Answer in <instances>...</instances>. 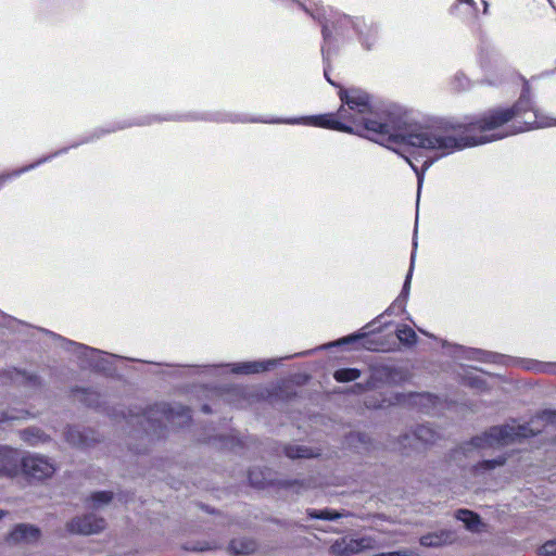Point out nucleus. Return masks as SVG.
I'll return each instance as SVG.
<instances>
[{
  "label": "nucleus",
  "mask_w": 556,
  "mask_h": 556,
  "mask_svg": "<svg viewBox=\"0 0 556 556\" xmlns=\"http://www.w3.org/2000/svg\"><path fill=\"white\" fill-rule=\"evenodd\" d=\"M339 98L343 105L337 116L324 114L298 119H274L268 123L309 124L318 127L352 132L353 129L342 121L356 127H363L371 140L388 143L400 139L409 144L429 150H438L441 155L451 154L466 147L503 139L518 132L556 126V119L544 115L532 105L528 88L523 90L516 104L509 109H496L484 114L475 123L452 124L435 122L421 125L409 123L389 111L374 109L370 96L357 88H340Z\"/></svg>",
  "instance_id": "obj_1"
},
{
  "label": "nucleus",
  "mask_w": 556,
  "mask_h": 556,
  "mask_svg": "<svg viewBox=\"0 0 556 556\" xmlns=\"http://www.w3.org/2000/svg\"><path fill=\"white\" fill-rule=\"evenodd\" d=\"M541 422H545V428L553 427L556 424V413L543 412L540 416L532 419L530 425H505L492 427L481 435L475 437L471 441L465 443L460 450L465 455L478 450L484 451L497 448L519 441L520 439L534 435L542 430L539 428Z\"/></svg>",
  "instance_id": "obj_2"
},
{
  "label": "nucleus",
  "mask_w": 556,
  "mask_h": 556,
  "mask_svg": "<svg viewBox=\"0 0 556 556\" xmlns=\"http://www.w3.org/2000/svg\"><path fill=\"white\" fill-rule=\"evenodd\" d=\"M20 467L28 480L38 482L52 478L56 471L55 463L40 454L25 455L20 462Z\"/></svg>",
  "instance_id": "obj_3"
},
{
  "label": "nucleus",
  "mask_w": 556,
  "mask_h": 556,
  "mask_svg": "<svg viewBox=\"0 0 556 556\" xmlns=\"http://www.w3.org/2000/svg\"><path fill=\"white\" fill-rule=\"evenodd\" d=\"M375 547L376 540L371 536H363L359 539L344 536L336 540L331 544L329 552L332 556H353Z\"/></svg>",
  "instance_id": "obj_4"
},
{
  "label": "nucleus",
  "mask_w": 556,
  "mask_h": 556,
  "mask_svg": "<svg viewBox=\"0 0 556 556\" xmlns=\"http://www.w3.org/2000/svg\"><path fill=\"white\" fill-rule=\"evenodd\" d=\"M105 525L106 523L103 518L89 514L71 520L67 523V529L73 533L89 535L99 533L105 528Z\"/></svg>",
  "instance_id": "obj_5"
},
{
  "label": "nucleus",
  "mask_w": 556,
  "mask_h": 556,
  "mask_svg": "<svg viewBox=\"0 0 556 556\" xmlns=\"http://www.w3.org/2000/svg\"><path fill=\"white\" fill-rule=\"evenodd\" d=\"M18 452L8 445H0V477L14 478L20 472Z\"/></svg>",
  "instance_id": "obj_6"
},
{
  "label": "nucleus",
  "mask_w": 556,
  "mask_h": 556,
  "mask_svg": "<svg viewBox=\"0 0 556 556\" xmlns=\"http://www.w3.org/2000/svg\"><path fill=\"white\" fill-rule=\"evenodd\" d=\"M40 536L41 531L36 526L18 523L9 533L8 541L13 544H34Z\"/></svg>",
  "instance_id": "obj_7"
},
{
  "label": "nucleus",
  "mask_w": 556,
  "mask_h": 556,
  "mask_svg": "<svg viewBox=\"0 0 556 556\" xmlns=\"http://www.w3.org/2000/svg\"><path fill=\"white\" fill-rule=\"evenodd\" d=\"M456 541V535L451 530H438L424 534L419 539L420 545L425 547L439 548L451 545Z\"/></svg>",
  "instance_id": "obj_8"
},
{
  "label": "nucleus",
  "mask_w": 556,
  "mask_h": 556,
  "mask_svg": "<svg viewBox=\"0 0 556 556\" xmlns=\"http://www.w3.org/2000/svg\"><path fill=\"white\" fill-rule=\"evenodd\" d=\"M415 257H416V255L413 252V254L410 256V267H409V270L407 273V276H406V279H405L402 292H401L400 296L394 301L392 306L387 312H389L391 309H394L395 307H397L401 311L404 309L406 301H407V298H408V294H409V288H410V281H412V275H413V269H414Z\"/></svg>",
  "instance_id": "obj_9"
},
{
  "label": "nucleus",
  "mask_w": 556,
  "mask_h": 556,
  "mask_svg": "<svg viewBox=\"0 0 556 556\" xmlns=\"http://www.w3.org/2000/svg\"><path fill=\"white\" fill-rule=\"evenodd\" d=\"M435 437H437L435 432L430 427L420 426L417 428V430L415 431V433L412 437L405 435L403 438L402 444L404 446H407V444L410 445L412 440H417L424 444H429V443L434 442Z\"/></svg>",
  "instance_id": "obj_10"
},
{
  "label": "nucleus",
  "mask_w": 556,
  "mask_h": 556,
  "mask_svg": "<svg viewBox=\"0 0 556 556\" xmlns=\"http://www.w3.org/2000/svg\"><path fill=\"white\" fill-rule=\"evenodd\" d=\"M456 518L463 521L466 528L471 532H480L482 522L479 516L467 509H459L456 513Z\"/></svg>",
  "instance_id": "obj_11"
},
{
  "label": "nucleus",
  "mask_w": 556,
  "mask_h": 556,
  "mask_svg": "<svg viewBox=\"0 0 556 556\" xmlns=\"http://www.w3.org/2000/svg\"><path fill=\"white\" fill-rule=\"evenodd\" d=\"M273 362L262 363V362H247L237 364L233 366L232 371L236 374H254L268 369V366L271 365Z\"/></svg>",
  "instance_id": "obj_12"
},
{
  "label": "nucleus",
  "mask_w": 556,
  "mask_h": 556,
  "mask_svg": "<svg viewBox=\"0 0 556 556\" xmlns=\"http://www.w3.org/2000/svg\"><path fill=\"white\" fill-rule=\"evenodd\" d=\"M20 437L23 441H25L29 445H37V444L46 442L48 440V435L45 434L38 428L24 429L20 432Z\"/></svg>",
  "instance_id": "obj_13"
},
{
  "label": "nucleus",
  "mask_w": 556,
  "mask_h": 556,
  "mask_svg": "<svg viewBox=\"0 0 556 556\" xmlns=\"http://www.w3.org/2000/svg\"><path fill=\"white\" fill-rule=\"evenodd\" d=\"M285 452L286 455L292 459L311 458L319 455L318 452H315L305 445H288L286 446Z\"/></svg>",
  "instance_id": "obj_14"
},
{
  "label": "nucleus",
  "mask_w": 556,
  "mask_h": 556,
  "mask_svg": "<svg viewBox=\"0 0 556 556\" xmlns=\"http://www.w3.org/2000/svg\"><path fill=\"white\" fill-rule=\"evenodd\" d=\"M256 548V544L252 540L247 539H236L230 542L229 549L233 554L238 555H248L254 552Z\"/></svg>",
  "instance_id": "obj_15"
},
{
  "label": "nucleus",
  "mask_w": 556,
  "mask_h": 556,
  "mask_svg": "<svg viewBox=\"0 0 556 556\" xmlns=\"http://www.w3.org/2000/svg\"><path fill=\"white\" fill-rule=\"evenodd\" d=\"M505 462L506 458L504 456H498L494 459L479 462L477 465L473 466V472L476 475H482L484 472L494 470L495 468L503 466Z\"/></svg>",
  "instance_id": "obj_16"
},
{
  "label": "nucleus",
  "mask_w": 556,
  "mask_h": 556,
  "mask_svg": "<svg viewBox=\"0 0 556 556\" xmlns=\"http://www.w3.org/2000/svg\"><path fill=\"white\" fill-rule=\"evenodd\" d=\"M111 500H112L111 492L100 491V492L92 493L90 495V497L88 498L87 503H88L89 508L98 509V508H101V507L108 505L111 502Z\"/></svg>",
  "instance_id": "obj_17"
},
{
  "label": "nucleus",
  "mask_w": 556,
  "mask_h": 556,
  "mask_svg": "<svg viewBox=\"0 0 556 556\" xmlns=\"http://www.w3.org/2000/svg\"><path fill=\"white\" fill-rule=\"evenodd\" d=\"M361 371L355 368H342L334 371L333 377L339 382L354 381L359 378Z\"/></svg>",
  "instance_id": "obj_18"
},
{
  "label": "nucleus",
  "mask_w": 556,
  "mask_h": 556,
  "mask_svg": "<svg viewBox=\"0 0 556 556\" xmlns=\"http://www.w3.org/2000/svg\"><path fill=\"white\" fill-rule=\"evenodd\" d=\"M29 416L30 414L26 410L11 409L10 412H5L0 415V424H5L15 420H24L27 419Z\"/></svg>",
  "instance_id": "obj_19"
},
{
  "label": "nucleus",
  "mask_w": 556,
  "mask_h": 556,
  "mask_svg": "<svg viewBox=\"0 0 556 556\" xmlns=\"http://www.w3.org/2000/svg\"><path fill=\"white\" fill-rule=\"evenodd\" d=\"M396 337L401 342L406 343V344H412L416 341L415 331L410 327L405 326V325L397 328Z\"/></svg>",
  "instance_id": "obj_20"
},
{
  "label": "nucleus",
  "mask_w": 556,
  "mask_h": 556,
  "mask_svg": "<svg viewBox=\"0 0 556 556\" xmlns=\"http://www.w3.org/2000/svg\"><path fill=\"white\" fill-rule=\"evenodd\" d=\"M66 440L73 445H87L85 435L75 428H70L67 430Z\"/></svg>",
  "instance_id": "obj_21"
},
{
  "label": "nucleus",
  "mask_w": 556,
  "mask_h": 556,
  "mask_svg": "<svg viewBox=\"0 0 556 556\" xmlns=\"http://www.w3.org/2000/svg\"><path fill=\"white\" fill-rule=\"evenodd\" d=\"M308 515L312 518L316 519H325V520H334L343 516V514L332 511L330 509H324V510H309Z\"/></svg>",
  "instance_id": "obj_22"
},
{
  "label": "nucleus",
  "mask_w": 556,
  "mask_h": 556,
  "mask_svg": "<svg viewBox=\"0 0 556 556\" xmlns=\"http://www.w3.org/2000/svg\"><path fill=\"white\" fill-rule=\"evenodd\" d=\"M540 554L544 556H556V540L544 543L540 548Z\"/></svg>",
  "instance_id": "obj_23"
},
{
  "label": "nucleus",
  "mask_w": 556,
  "mask_h": 556,
  "mask_svg": "<svg viewBox=\"0 0 556 556\" xmlns=\"http://www.w3.org/2000/svg\"><path fill=\"white\" fill-rule=\"evenodd\" d=\"M70 344L75 346L77 350H79V352L83 353L84 355H86L87 353H91V354L100 353L98 350L90 349V348L81 345V344H77V343H74V342H71Z\"/></svg>",
  "instance_id": "obj_24"
},
{
  "label": "nucleus",
  "mask_w": 556,
  "mask_h": 556,
  "mask_svg": "<svg viewBox=\"0 0 556 556\" xmlns=\"http://www.w3.org/2000/svg\"><path fill=\"white\" fill-rule=\"evenodd\" d=\"M379 143H380V144H383V146H387L388 148H391V149H392V151H395V148H392V146H393V144H401V143H404V144H407V146H412V147H414L413 144H409V143H408V142H406L405 140H401V139H400L397 142H391V143H388V142H386V141H384L383 143H381V142H379ZM415 147H416V148H418L417 146H415ZM419 148H420V149L426 150L425 148H421V147H419ZM427 150H428V151H430L429 149H427ZM433 151H434V152H437L439 156H442L440 151H438V150H433Z\"/></svg>",
  "instance_id": "obj_25"
},
{
  "label": "nucleus",
  "mask_w": 556,
  "mask_h": 556,
  "mask_svg": "<svg viewBox=\"0 0 556 556\" xmlns=\"http://www.w3.org/2000/svg\"><path fill=\"white\" fill-rule=\"evenodd\" d=\"M405 161L410 165V167L415 170V173L417 174L418 176V184L419 186L421 185V181L424 179V173H419L418 172V168L412 163V161L405 156Z\"/></svg>",
  "instance_id": "obj_26"
},
{
  "label": "nucleus",
  "mask_w": 556,
  "mask_h": 556,
  "mask_svg": "<svg viewBox=\"0 0 556 556\" xmlns=\"http://www.w3.org/2000/svg\"><path fill=\"white\" fill-rule=\"evenodd\" d=\"M358 338L359 337H357V336H350V337L343 338L340 341H338V344L351 342V341L357 340Z\"/></svg>",
  "instance_id": "obj_27"
},
{
  "label": "nucleus",
  "mask_w": 556,
  "mask_h": 556,
  "mask_svg": "<svg viewBox=\"0 0 556 556\" xmlns=\"http://www.w3.org/2000/svg\"><path fill=\"white\" fill-rule=\"evenodd\" d=\"M323 36L325 38V40L328 39V37L330 36V30L328 28V25L327 24H324L323 25Z\"/></svg>",
  "instance_id": "obj_28"
},
{
  "label": "nucleus",
  "mask_w": 556,
  "mask_h": 556,
  "mask_svg": "<svg viewBox=\"0 0 556 556\" xmlns=\"http://www.w3.org/2000/svg\"><path fill=\"white\" fill-rule=\"evenodd\" d=\"M253 476H254V473H253V472H251V473H250V476H249L250 481H251L253 484H257V483H258V481H256V480L254 479V477H253Z\"/></svg>",
  "instance_id": "obj_29"
},
{
  "label": "nucleus",
  "mask_w": 556,
  "mask_h": 556,
  "mask_svg": "<svg viewBox=\"0 0 556 556\" xmlns=\"http://www.w3.org/2000/svg\"><path fill=\"white\" fill-rule=\"evenodd\" d=\"M545 368H546V366H545V365H538L534 369H535V370H539V371H544V370H545Z\"/></svg>",
  "instance_id": "obj_30"
},
{
  "label": "nucleus",
  "mask_w": 556,
  "mask_h": 556,
  "mask_svg": "<svg viewBox=\"0 0 556 556\" xmlns=\"http://www.w3.org/2000/svg\"><path fill=\"white\" fill-rule=\"evenodd\" d=\"M325 77L327 78V80H328L331 85H334V83L330 79V76H328L327 71H325Z\"/></svg>",
  "instance_id": "obj_31"
},
{
  "label": "nucleus",
  "mask_w": 556,
  "mask_h": 556,
  "mask_svg": "<svg viewBox=\"0 0 556 556\" xmlns=\"http://www.w3.org/2000/svg\"><path fill=\"white\" fill-rule=\"evenodd\" d=\"M7 514H8V513H7L5 510L0 509V520H1L3 517H5V516H7Z\"/></svg>",
  "instance_id": "obj_32"
},
{
  "label": "nucleus",
  "mask_w": 556,
  "mask_h": 556,
  "mask_svg": "<svg viewBox=\"0 0 556 556\" xmlns=\"http://www.w3.org/2000/svg\"><path fill=\"white\" fill-rule=\"evenodd\" d=\"M459 1L460 2H466V3L470 4V5L475 4L473 0H459Z\"/></svg>",
  "instance_id": "obj_33"
},
{
  "label": "nucleus",
  "mask_w": 556,
  "mask_h": 556,
  "mask_svg": "<svg viewBox=\"0 0 556 556\" xmlns=\"http://www.w3.org/2000/svg\"><path fill=\"white\" fill-rule=\"evenodd\" d=\"M431 165V162L426 161L424 164V170H426Z\"/></svg>",
  "instance_id": "obj_34"
},
{
  "label": "nucleus",
  "mask_w": 556,
  "mask_h": 556,
  "mask_svg": "<svg viewBox=\"0 0 556 556\" xmlns=\"http://www.w3.org/2000/svg\"><path fill=\"white\" fill-rule=\"evenodd\" d=\"M470 353L471 354H477V355H482L483 354L481 351H476V350L470 351Z\"/></svg>",
  "instance_id": "obj_35"
},
{
  "label": "nucleus",
  "mask_w": 556,
  "mask_h": 556,
  "mask_svg": "<svg viewBox=\"0 0 556 556\" xmlns=\"http://www.w3.org/2000/svg\"><path fill=\"white\" fill-rule=\"evenodd\" d=\"M483 4H484V11H483V12H484V13H486V12H488V7H489V4H488V2H486V1H483Z\"/></svg>",
  "instance_id": "obj_36"
}]
</instances>
